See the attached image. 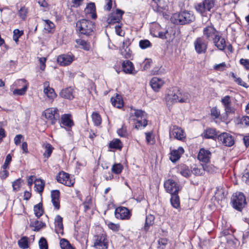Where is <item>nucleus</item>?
<instances>
[{
    "label": "nucleus",
    "instance_id": "1",
    "mask_svg": "<svg viewBox=\"0 0 249 249\" xmlns=\"http://www.w3.org/2000/svg\"><path fill=\"white\" fill-rule=\"evenodd\" d=\"M165 100L168 106L178 102L186 103L189 101V94L187 93L182 94L177 88H173L167 92Z\"/></svg>",
    "mask_w": 249,
    "mask_h": 249
},
{
    "label": "nucleus",
    "instance_id": "2",
    "mask_svg": "<svg viewBox=\"0 0 249 249\" xmlns=\"http://www.w3.org/2000/svg\"><path fill=\"white\" fill-rule=\"evenodd\" d=\"M171 20L177 25L188 24L195 20V16L193 12L184 10L173 14Z\"/></svg>",
    "mask_w": 249,
    "mask_h": 249
},
{
    "label": "nucleus",
    "instance_id": "3",
    "mask_svg": "<svg viewBox=\"0 0 249 249\" xmlns=\"http://www.w3.org/2000/svg\"><path fill=\"white\" fill-rule=\"evenodd\" d=\"M76 30L81 34L90 36L95 29V25L89 20L82 19L77 21L76 23Z\"/></svg>",
    "mask_w": 249,
    "mask_h": 249
},
{
    "label": "nucleus",
    "instance_id": "4",
    "mask_svg": "<svg viewBox=\"0 0 249 249\" xmlns=\"http://www.w3.org/2000/svg\"><path fill=\"white\" fill-rule=\"evenodd\" d=\"M231 202L233 208L238 211H241L246 204L245 196L243 193L236 192L232 195Z\"/></svg>",
    "mask_w": 249,
    "mask_h": 249
},
{
    "label": "nucleus",
    "instance_id": "5",
    "mask_svg": "<svg viewBox=\"0 0 249 249\" xmlns=\"http://www.w3.org/2000/svg\"><path fill=\"white\" fill-rule=\"evenodd\" d=\"M93 247L96 249H107L108 240L105 233H100L93 236Z\"/></svg>",
    "mask_w": 249,
    "mask_h": 249
},
{
    "label": "nucleus",
    "instance_id": "6",
    "mask_svg": "<svg viewBox=\"0 0 249 249\" xmlns=\"http://www.w3.org/2000/svg\"><path fill=\"white\" fill-rule=\"evenodd\" d=\"M215 0H204L195 5V9L197 12L202 16H205L207 12H210L214 6Z\"/></svg>",
    "mask_w": 249,
    "mask_h": 249
},
{
    "label": "nucleus",
    "instance_id": "7",
    "mask_svg": "<svg viewBox=\"0 0 249 249\" xmlns=\"http://www.w3.org/2000/svg\"><path fill=\"white\" fill-rule=\"evenodd\" d=\"M134 112L131 113L137 118V123L135 128L139 129L141 127H145L147 124L146 113L141 109H133Z\"/></svg>",
    "mask_w": 249,
    "mask_h": 249
},
{
    "label": "nucleus",
    "instance_id": "8",
    "mask_svg": "<svg viewBox=\"0 0 249 249\" xmlns=\"http://www.w3.org/2000/svg\"><path fill=\"white\" fill-rule=\"evenodd\" d=\"M57 181L67 186H72L74 183V180L72 179L70 175L64 171H61L56 176Z\"/></svg>",
    "mask_w": 249,
    "mask_h": 249
},
{
    "label": "nucleus",
    "instance_id": "9",
    "mask_svg": "<svg viewBox=\"0 0 249 249\" xmlns=\"http://www.w3.org/2000/svg\"><path fill=\"white\" fill-rule=\"evenodd\" d=\"M221 102L224 107L227 116L234 114L235 108L232 106L231 96L226 95L223 97L221 98Z\"/></svg>",
    "mask_w": 249,
    "mask_h": 249
},
{
    "label": "nucleus",
    "instance_id": "10",
    "mask_svg": "<svg viewBox=\"0 0 249 249\" xmlns=\"http://www.w3.org/2000/svg\"><path fill=\"white\" fill-rule=\"evenodd\" d=\"M203 36L208 40H213L219 34V32L216 30L213 25L211 24L203 28Z\"/></svg>",
    "mask_w": 249,
    "mask_h": 249
},
{
    "label": "nucleus",
    "instance_id": "11",
    "mask_svg": "<svg viewBox=\"0 0 249 249\" xmlns=\"http://www.w3.org/2000/svg\"><path fill=\"white\" fill-rule=\"evenodd\" d=\"M44 114L45 118L50 121L52 124H55L59 119L58 110L57 108H48L44 111Z\"/></svg>",
    "mask_w": 249,
    "mask_h": 249
},
{
    "label": "nucleus",
    "instance_id": "12",
    "mask_svg": "<svg viewBox=\"0 0 249 249\" xmlns=\"http://www.w3.org/2000/svg\"><path fill=\"white\" fill-rule=\"evenodd\" d=\"M115 215L117 219L128 220L130 218L131 213L126 207H119L116 209Z\"/></svg>",
    "mask_w": 249,
    "mask_h": 249
},
{
    "label": "nucleus",
    "instance_id": "13",
    "mask_svg": "<svg viewBox=\"0 0 249 249\" xmlns=\"http://www.w3.org/2000/svg\"><path fill=\"white\" fill-rule=\"evenodd\" d=\"M217 140L226 146H231L234 143L233 137L230 134L224 132L217 137Z\"/></svg>",
    "mask_w": 249,
    "mask_h": 249
},
{
    "label": "nucleus",
    "instance_id": "14",
    "mask_svg": "<svg viewBox=\"0 0 249 249\" xmlns=\"http://www.w3.org/2000/svg\"><path fill=\"white\" fill-rule=\"evenodd\" d=\"M195 50L198 54L205 53L207 48V43L202 37H197L194 42Z\"/></svg>",
    "mask_w": 249,
    "mask_h": 249
},
{
    "label": "nucleus",
    "instance_id": "15",
    "mask_svg": "<svg viewBox=\"0 0 249 249\" xmlns=\"http://www.w3.org/2000/svg\"><path fill=\"white\" fill-rule=\"evenodd\" d=\"M164 187L166 191L171 195L178 193L179 187L177 183L174 180L169 179L164 183Z\"/></svg>",
    "mask_w": 249,
    "mask_h": 249
},
{
    "label": "nucleus",
    "instance_id": "16",
    "mask_svg": "<svg viewBox=\"0 0 249 249\" xmlns=\"http://www.w3.org/2000/svg\"><path fill=\"white\" fill-rule=\"evenodd\" d=\"M169 135L171 138H173L178 140H182L183 138H185V133L183 130L176 125H173L170 127Z\"/></svg>",
    "mask_w": 249,
    "mask_h": 249
},
{
    "label": "nucleus",
    "instance_id": "17",
    "mask_svg": "<svg viewBox=\"0 0 249 249\" xmlns=\"http://www.w3.org/2000/svg\"><path fill=\"white\" fill-rule=\"evenodd\" d=\"M124 12L120 9H117L116 12L110 13L107 18V22L109 24L119 23L122 18Z\"/></svg>",
    "mask_w": 249,
    "mask_h": 249
},
{
    "label": "nucleus",
    "instance_id": "18",
    "mask_svg": "<svg viewBox=\"0 0 249 249\" xmlns=\"http://www.w3.org/2000/svg\"><path fill=\"white\" fill-rule=\"evenodd\" d=\"M212 153L208 150L204 148H201L197 155L198 160L203 163H208L211 158Z\"/></svg>",
    "mask_w": 249,
    "mask_h": 249
},
{
    "label": "nucleus",
    "instance_id": "19",
    "mask_svg": "<svg viewBox=\"0 0 249 249\" xmlns=\"http://www.w3.org/2000/svg\"><path fill=\"white\" fill-rule=\"evenodd\" d=\"M58 63L62 66H65L71 64L73 61V56L69 54H63L57 57Z\"/></svg>",
    "mask_w": 249,
    "mask_h": 249
},
{
    "label": "nucleus",
    "instance_id": "20",
    "mask_svg": "<svg viewBox=\"0 0 249 249\" xmlns=\"http://www.w3.org/2000/svg\"><path fill=\"white\" fill-rule=\"evenodd\" d=\"M43 92L47 98L51 101L53 100L57 95L53 89L50 87L49 82L48 81L45 82L43 84Z\"/></svg>",
    "mask_w": 249,
    "mask_h": 249
},
{
    "label": "nucleus",
    "instance_id": "21",
    "mask_svg": "<svg viewBox=\"0 0 249 249\" xmlns=\"http://www.w3.org/2000/svg\"><path fill=\"white\" fill-rule=\"evenodd\" d=\"M21 84H24L23 88L20 89H15L13 90V93L14 95H24L27 89V85L26 84V80L24 79H19L17 80L15 82V85L16 86H19Z\"/></svg>",
    "mask_w": 249,
    "mask_h": 249
},
{
    "label": "nucleus",
    "instance_id": "22",
    "mask_svg": "<svg viewBox=\"0 0 249 249\" xmlns=\"http://www.w3.org/2000/svg\"><path fill=\"white\" fill-rule=\"evenodd\" d=\"M164 82L161 79L154 77L150 81V84L152 89L156 92L159 91L163 86Z\"/></svg>",
    "mask_w": 249,
    "mask_h": 249
},
{
    "label": "nucleus",
    "instance_id": "23",
    "mask_svg": "<svg viewBox=\"0 0 249 249\" xmlns=\"http://www.w3.org/2000/svg\"><path fill=\"white\" fill-rule=\"evenodd\" d=\"M184 152V149L182 147H179L178 149L171 151L170 160L173 162H176L180 159Z\"/></svg>",
    "mask_w": 249,
    "mask_h": 249
},
{
    "label": "nucleus",
    "instance_id": "24",
    "mask_svg": "<svg viewBox=\"0 0 249 249\" xmlns=\"http://www.w3.org/2000/svg\"><path fill=\"white\" fill-rule=\"evenodd\" d=\"M214 45L220 51H223L226 47V40L225 38L219 34L213 40Z\"/></svg>",
    "mask_w": 249,
    "mask_h": 249
},
{
    "label": "nucleus",
    "instance_id": "25",
    "mask_svg": "<svg viewBox=\"0 0 249 249\" xmlns=\"http://www.w3.org/2000/svg\"><path fill=\"white\" fill-rule=\"evenodd\" d=\"M122 67L123 71L128 74H135L136 72H134V67L133 63L129 60H126L124 61L122 64Z\"/></svg>",
    "mask_w": 249,
    "mask_h": 249
},
{
    "label": "nucleus",
    "instance_id": "26",
    "mask_svg": "<svg viewBox=\"0 0 249 249\" xmlns=\"http://www.w3.org/2000/svg\"><path fill=\"white\" fill-rule=\"evenodd\" d=\"M60 124L68 127H71L74 125V123L71 119V115L68 114L63 115L61 118Z\"/></svg>",
    "mask_w": 249,
    "mask_h": 249
},
{
    "label": "nucleus",
    "instance_id": "27",
    "mask_svg": "<svg viewBox=\"0 0 249 249\" xmlns=\"http://www.w3.org/2000/svg\"><path fill=\"white\" fill-rule=\"evenodd\" d=\"M96 7L94 3L90 2L89 3L86 8L85 9V12L86 14L91 15V17L93 19H95L97 18L96 14Z\"/></svg>",
    "mask_w": 249,
    "mask_h": 249
},
{
    "label": "nucleus",
    "instance_id": "28",
    "mask_svg": "<svg viewBox=\"0 0 249 249\" xmlns=\"http://www.w3.org/2000/svg\"><path fill=\"white\" fill-rule=\"evenodd\" d=\"M60 96L65 99L72 100L74 98L73 89L71 88L63 89L60 92Z\"/></svg>",
    "mask_w": 249,
    "mask_h": 249
},
{
    "label": "nucleus",
    "instance_id": "29",
    "mask_svg": "<svg viewBox=\"0 0 249 249\" xmlns=\"http://www.w3.org/2000/svg\"><path fill=\"white\" fill-rule=\"evenodd\" d=\"M42 147L45 149L43 153L44 158L48 159L52 155L53 150L54 149L52 145L49 143H44L42 144Z\"/></svg>",
    "mask_w": 249,
    "mask_h": 249
},
{
    "label": "nucleus",
    "instance_id": "30",
    "mask_svg": "<svg viewBox=\"0 0 249 249\" xmlns=\"http://www.w3.org/2000/svg\"><path fill=\"white\" fill-rule=\"evenodd\" d=\"M155 217L153 215L149 214L146 216L145 222L143 230L147 231H148L150 227L154 223Z\"/></svg>",
    "mask_w": 249,
    "mask_h": 249
},
{
    "label": "nucleus",
    "instance_id": "31",
    "mask_svg": "<svg viewBox=\"0 0 249 249\" xmlns=\"http://www.w3.org/2000/svg\"><path fill=\"white\" fill-rule=\"evenodd\" d=\"M45 186V182L40 179L35 180V190L36 191L41 194L44 190Z\"/></svg>",
    "mask_w": 249,
    "mask_h": 249
},
{
    "label": "nucleus",
    "instance_id": "32",
    "mask_svg": "<svg viewBox=\"0 0 249 249\" xmlns=\"http://www.w3.org/2000/svg\"><path fill=\"white\" fill-rule=\"evenodd\" d=\"M109 147L111 149L121 150L123 147V144L119 139H114L110 142Z\"/></svg>",
    "mask_w": 249,
    "mask_h": 249
},
{
    "label": "nucleus",
    "instance_id": "33",
    "mask_svg": "<svg viewBox=\"0 0 249 249\" xmlns=\"http://www.w3.org/2000/svg\"><path fill=\"white\" fill-rule=\"evenodd\" d=\"M171 195L170 198V202L172 206L178 209L180 207V200L179 197L178 196V193L174 194Z\"/></svg>",
    "mask_w": 249,
    "mask_h": 249
},
{
    "label": "nucleus",
    "instance_id": "34",
    "mask_svg": "<svg viewBox=\"0 0 249 249\" xmlns=\"http://www.w3.org/2000/svg\"><path fill=\"white\" fill-rule=\"evenodd\" d=\"M111 101L113 106L117 108H121L123 106V101L121 96L117 95L115 97H112Z\"/></svg>",
    "mask_w": 249,
    "mask_h": 249
},
{
    "label": "nucleus",
    "instance_id": "35",
    "mask_svg": "<svg viewBox=\"0 0 249 249\" xmlns=\"http://www.w3.org/2000/svg\"><path fill=\"white\" fill-rule=\"evenodd\" d=\"M203 135L206 139H214L217 136V133L215 129L208 128L204 132Z\"/></svg>",
    "mask_w": 249,
    "mask_h": 249
},
{
    "label": "nucleus",
    "instance_id": "36",
    "mask_svg": "<svg viewBox=\"0 0 249 249\" xmlns=\"http://www.w3.org/2000/svg\"><path fill=\"white\" fill-rule=\"evenodd\" d=\"M180 174L185 178H188L192 174V170H190L188 166L186 165H182L180 167Z\"/></svg>",
    "mask_w": 249,
    "mask_h": 249
},
{
    "label": "nucleus",
    "instance_id": "37",
    "mask_svg": "<svg viewBox=\"0 0 249 249\" xmlns=\"http://www.w3.org/2000/svg\"><path fill=\"white\" fill-rule=\"evenodd\" d=\"M202 167H198L196 165H194L192 167V174H193L196 176H203L204 175V168L203 164H201Z\"/></svg>",
    "mask_w": 249,
    "mask_h": 249
},
{
    "label": "nucleus",
    "instance_id": "38",
    "mask_svg": "<svg viewBox=\"0 0 249 249\" xmlns=\"http://www.w3.org/2000/svg\"><path fill=\"white\" fill-rule=\"evenodd\" d=\"M34 211L36 216L37 217V218L42 216L44 213L42 208V204L41 203H39L35 205L34 207Z\"/></svg>",
    "mask_w": 249,
    "mask_h": 249
},
{
    "label": "nucleus",
    "instance_id": "39",
    "mask_svg": "<svg viewBox=\"0 0 249 249\" xmlns=\"http://www.w3.org/2000/svg\"><path fill=\"white\" fill-rule=\"evenodd\" d=\"M60 246L61 249H75L69 241L65 239L62 238L60 240Z\"/></svg>",
    "mask_w": 249,
    "mask_h": 249
},
{
    "label": "nucleus",
    "instance_id": "40",
    "mask_svg": "<svg viewBox=\"0 0 249 249\" xmlns=\"http://www.w3.org/2000/svg\"><path fill=\"white\" fill-rule=\"evenodd\" d=\"M54 223L56 230L62 231L63 230V218L60 215H57L56 216Z\"/></svg>",
    "mask_w": 249,
    "mask_h": 249
},
{
    "label": "nucleus",
    "instance_id": "41",
    "mask_svg": "<svg viewBox=\"0 0 249 249\" xmlns=\"http://www.w3.org/2000/svg\"><path fill=\"white\" fill-rule=\"evenodd\" d=\"M76 42L82 49L86 51H89L90 49V45L89 43L84 40L81 39H77L76 40Z\"/></svg>",
    "mask_w": 249,
    "mask_h": 249
},
{
    "label": "nucleus",
    "instance_id": "42",
    "mask_svg": "<svg viewBox=\"0 0 249 249\" xmlns=\"http://www.w3.org/2000/svg\"><path fill=\"white\" fill-rule=\"evenodd\" d=\"M28 238L26 236L22 237L20 240L18 241V245L19 247L23 249L28 248Z\"/></svg>",
    "mask_w": 249,
    "mask_h": 249
},
{
    "label": "nucleus",
    "instance_id": "43",
    "mask_svg": "<svg viewBox=\"0 0 249 249\" xmlns=\"http://www.w3.org/2000/svg\"><path fill=\"white\" fill-rule=\"evenodd\" d=\"M204 172L206 171L207 172L212 174L216 172L217 168L213 165L211 164L205 163L203 164Z\"/></svg>",
    "mask_w": 249,
    "mask_h": 249
},
{
    "label": "nucleus",
    "instance_id": "44",
    "mask_svg": "<svg viewBox=\"0 0 249 249\" xmlns=\"http://www.w3.org/2000/svg\"><path fill=\"white\" fill-rule=\"evenodd\" d=\"M92 119L95 125L98 126L100 125L102 123V119L100 114L96 112H94L92 114Z\"/></svg>",
    "mask_w": 249,
    "mask_h": 249
},
{
    "label": "nucleus",
    "instance_id": "45",
    "mask_svg": "<svg viewBox=\"0 0 249 249\" xmlns=\"http://www.w3.org/2000/svg\"><path fill=\"white\" fill-rule=\"evenodd\" d=\"M28 12V8L25 6H23L18 12V16L23 20H25L26 19Z\"/></svg>",
    "mask_w": 249,
    "mask_h": 249
},
{
    "label": "nucleus",
    "instance_id": "46",
    "mask_svg": "<svg viewBox=\"0 0 249 249\" xmlns=\"http://www.w3.org/2000/svg\"><path fill=\"white\" fill-rule=\"evenodd\" d=\"M30 226L35 228L34 230L35 231H39L41 229L45 226V224L42 221L36 220L35 222H32Z\"/></svg>",
    "mask_w": 249,
    "mask_h": 249
},
{
    "label": "nucleus",
    "instance_id": "47",
    "mask_svg": "<svg viewBox=\"0 0 249 249\" xmlns=\"http://www.w3.org/2000/svg\"><path fill=\"white\" fill-rule=\"evenodd\" d=\"M123 169V166L121 163L114 164L112 168L111 171L115 174H120Z\"/></svg>",
    "mask_w": 249,
    "mask_h": 249
},
{
    "label": "nucleus",
    "instance_id": "48",
    "mask_svg": "<svg viewBox=\"0 0 249 249\" xmlns=\"http://www.w3.org/2000/svg\"><path fill=\"white\" fill-rule=\"evenodd\" d=\"M45 22L44 29L49 32H51L55 26L54 23L49 19L44 20Z\"/></svg>",
    "mask_w": 249,
    "mask_h": 249
},
{
    "label": "nucleus",
    "instance_id": "49",
    "mask_svg": "<svg viewBox=\"0 0 249 249\" xmlns=\"http://www.w3.org/2000/svg\"><path fill=\"white\" fill-rule=\"evenodd\" d=\"M139 46L142 49H145L151 46V43L147 39L141 40L139 41Z\"/></svg>",
    "mask_w": 249,
    "mask_h": 249
},
{
    "label": "nucleus",
    "instance_id": "50",
    "mask_svg": "<svg viewBox=\"0 0 249 249\" xmlns=\"http://www.w3.org/2000/svg\"><path fill=\"white\" fill-rule=\"evenodd\" d=\"M131 51L128 48H122L121 50V54L126 58H129L131 56Z\"/></svg>",
    "mask_w": 249,
    "mask_h": 249
},
{
    "label": "nucleus",
    "instance_id": "51",
    "mask_svg": "<svg viewBox=\"0 0 249 249\" xmlns=\"http://www.w3.org/2000/svg\"><path fill=\"white\" fill-rule=\"evenodd\" d=\"M92 205V201L90 197H87L86 201L83 203L85 211H87L90 209Z\"/></svg>",
    "mask_w": 249,
    "mask_h": 249
},
{
    "label": "nucleus",
    "instance_id": "52",
    "mask_svg": "<svg viewBox=\"0 0 249 249\" xmlns=\"http://www.w3.org/2000/svg\"><path fill=\"white\" fill-rule=\"evenodd\" d=\"M39 246L40 249H48V246L47 240L44 237L40 238L39 241Z\"/></svg>",
    "mask_w": 249,
    "mask_h": 249
},
{
    "label": "nucleus",
    "instance_id": "53",
    "mask_svg": "<svg viewBox=\"0 0 249 249\" xmlns=\"http://www.w3.org/2000/svg\"><path fill=\"white\" fill-rule=\"evenodd\" d=\"M108 227L114 231H118L120 230V225L118 224H115L112 222H108L107 224Z\"/></svg>",
    "mask_w": 249,
    "mask_h": 249
},
{
    "label": "nucleus",
    "instance_id": "54",
    "mask_svg": "<svg viewBox=\"0 0 249 249\" xmlns=\"http://www.w3.org/2000/svg\"><path fill=\"white\" fill-rule=\"evenodd\" d=\"M13 190L15 192L18 191L21 187V179H18L12 184Z\"/></svg>",
    "mask_w": 249,
    "mask_h": 249
},
{
    "label": "nucleus",
    "instance_id": "55",
    "mask_svg": "<svg viewBox=\"0 0 249 249\" xmlns=\"http://www.w3.org/2000/svg\"><path fill=\"white\" fill-rule=\"evenodd\" d=\"M211 114L212 116L215 118H218L220 115V112L216 107H213L211 110Z\"/></svg>",
    "mask_w": 249,
    "mask_h": 249
},
{
    "label": "nucleus",
    "instance_id": "56",
    "mask_svg": "<svg viewBox=\"0 0 249 249\" xmlns=\"http://www.w3.org/2000/svg\"><path fill=\"white\" fill-rule=\"evenodd\" d=\"M226 67V64L225 62H222L221 63L216 64L213 66V68L216 71H224Z\"/></svg>",
    "mask_w": 249,
    "mask_h": 249
},
{
    "label": "nucleus",
    "instance_id": "57",
    "mask_svg": "<svg viewBox=\"0 0 249 249\" xmlns=\"http://www.w3.org/2000/svg\"><path fill=\"white\" fill-rule=\"evenodd\" d=\"M52 202L54 206V209L58 210L60 209V199L52 198Z\"/></svg>",
    "mask_w": 249,
    "mask_h": 249
},
{
    "label": "nucleus",
    "instance_id": "58",
    "mask_svg": "<svg viewBox=\"0 0 249 249\" xmlns=\"http://www.w3.org/2000/svg\"><path fill=\"white\" fill-rule=\"evenodd\" d=\"M159 248L164 249L167 244V240L166 238H160L158 240Z\"/></svg>",
    "mask_w": 249,
    "mask_h": 249
},
{
    "label": "nucleus",
    "instance_id": "59",
    "mask_svg": "<svg viewBox=\"0 0 249 249\" xmlns=\"http://www.w3.org/2000/svg\"><path fill=\"white\" fill-rule=\"evenodd\" d=\"M117 133L120 136L122 137H125L127 135L126 129L124 126L117 130Z\"/></svg>",
    "mask_w": 249,
    "mask_h": 249
},
{
    "label": "nucleus",
    "instance_id": "60",
    "mask_svg": "<svg viewBox=\"0 0 249 249\" xmlns=\"http://www.w3.org/2000/svg\"><path fill=\"white\" fill-rule=\"evenodd\" d=\"M240 63L243 65L247 70H249V60L241 58L240 60Z\"/></svg>",
    "mask_w": 249,
    "mask_h": 249
},
{
    "label": "nucleus",
    "instance_id": "61",
    "mask_svg": "<svg viewBox=\"0 0 249 249\" xmlns=\"http://www.w3.org/2000/svg\"><path fill=\"white\" fill-rule=\"evenodd\" d=\"M60 193L58 190H53L51 192V198L60 199Z\"/></svg>",
    "mask_w": 249,
    "mask_h": 249
},
{
    "label": "nucleus",
    "instance_id": "62",
    "mask_svg": "<svg viewBox=\"0 0 249 249\" xmlns=\"http://www.w3.org/2000/svg\"><path fill=\"white\" fill-rule=\"evenodd\" d=\"M152 60L151 59H147L143 62V70H145L149 69L150 67Z\"/></svg>",
    "mask_w": 249,
    "mask_h": 249
},
{
    "label": "nucleus",
    "instance_id": "63",
    "mask_svg": "<svg viewBox=\"0 0 249 249\" xmlns=\"http://www.w3.org/2000/svg\"><path fill=\"white\" fill-rule=\"evenodd\" d=\"M131 43V41L129 38H125L123 42V48H126L127 49Z\"/></svg>",
    "mask_w": 249,
    "mask_h": 249
},
{
    "label": "nucleus",
    "instance_id": "64",
    "mask_svg": "<svg viewBox=\"0 0 249 249\" xmlns=\"http://www.w3.org/2000/svg\"><path fill=\"white\" fill-rule=\"evenodd\" d=\"M107 1V4L104 7L105 10L107 11H110L112 8V0H106Z\"/></svg>",
    "mask_w": 249,
    "mask_h": 249
}]
</instances>
